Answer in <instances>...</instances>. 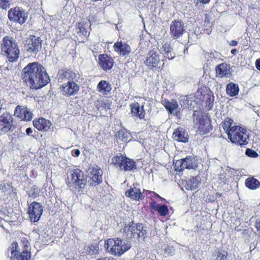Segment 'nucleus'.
<instances>
[{
  "mask_svg": "<svg viewBox=\"0 0 260 260\" xmlns=\"http://www.w3.org/2000/svg\"><path fill=\"white\" fill-rule=\"evenodd\" d=\"M22 72L24 81L31 89L41 88L50 81L45 69L38 62L28 63L23 68Z\"/></svg>",
  "mask_w": 260,
  "mask_h": 260,
  "instance_id": "nucleus-1",
  "label": "nucleus"
},
{
  "mask_svg": "<svg viewBox=\"0 0 260 260\" xmlns=\"http://www.w3.org/2000/svg\"><path fill=\"white\" fill-rule=\"evenodd\" d=\"M1 51L10 62L16 61L20 55V50L16 40L11 36L3 38L1 43Z\"/></svg>",
  "mask_w": 260,
  "mask_h": 260,
  "instance_id": "nucleus-2",
  "label": "nucleus"
},
{
  "mask_svg": "<svg viewBox=\"0 0 260 260\" xmlns=\"http://www.w3.org/2000/svg\"><path fill=\"white\" fill-rule=\"evenodd\" d=\"M28 241L25 238L21 240V246L22 251L20 252V249L18 244L16 242H12L8 248V255L10 256L11 254V260H29L30 257V253L29 252Z\"/></svg>",
  "mask_w": 260,
  "mask_h": 260,
  "instance_id": "nucleus-3",
  "label": "nucleus"
},
{
  "mask_svg": "<svg viewBox=\"0 0 260 260\" xmlns=\"http://www.w3.org/2000/svg\"><path fill=\"white\" fill-rule=\"evenodd\" d=\"M104 248L106 250L114 255H121L131 248V244L128 242L121 239H109L105 241Z\"/></svg>",
  "mask_w": 260,
  "mask_h": 260,
  "instance_id": "nucleus-4",
  "label": "nucleus"
},
{
  "mask_svg": "<svg viewBox=\"0 0 260 260\" xmlns=\"http://www.w3.org/2000/svg\"><path fill=\"white\" fill-rule=\"evenodd\" d=\"M228 137L233 143L241 146L246 145L249 141V133L239 125L234 126L229 131Z\"/></svg>",
  "mask_w": 260,
  "mask_h": 260,
  "instance_id": "nucleus-5",
  "label": "nucleus"
},
{
  "mask_svg": "<svg viewBox=\"0 0 260 260\" xmlns=\"http://www.w3.org/2000/svg\"><path fill=\"white\" fill-rule=\"evenodd\" d=\"M87 183L84 173L79 169L71 170L67 181V186L71 189L75 188L80 190L84 188Z\"/></svg>",
  "mask_w": 260,
  "mask_h": 260,
  "instance_id": "nucleus-6",
  "label": "nucleus"
},
{
  "mask_svg": "<svg viewBox=\"0 0 260 260\" xmlns=\"http://www.w3.org/2000/svg\"><path fill=\"white\" fill-rule=\"evenodd\" d=\"M25 42V49L31 55H36L42 49L43 40L39 37L31 35Z\"/></svg>",
  "mask_w": 260,
  "mask_h": 260,
  "instance_id": "nucleus-7",
  "label": "nucleus"
},
{
  "mask_svg": "<svg viewBox=\"0 0 260 260\" xmlns=\"http://www.w3.org/2000/svg\"><path fill=\"white\" fill-rule=\"evenodd\" d=\"M112 162L121 170L127 171L136 169V163L133 160L121 154L113 157Z\"/></svg>",
  "mask_w": 260,
  "mask_h": 260,
  "instance_id": "nucleus-8",
  "label": "nucleus"
},
{
  "mask_svg": "<svg viewBox=\"0 0 260 260\" xmlns=\"http://www.w3.org/2000/svg\"><path fill=\"white\" fill-rule=\"evenodd\" d=\"M8 16L10 21L22 25L27 19L28 15L22 8L15 7L14 8L9 10Z\"/></svg>",
  "mask_w": 260,
  "mask_h": 260,
  "instance_id": "nucleus-9",
  "label": "nucleus"
},
{
  "mask_svg": "<svg viewBox=\"0 0 260 260\" xmlns=\"http://www.w3.org/2000/svg\"><path fill=\"white\" fill-rule=\"evenodd\" d=\"M165 59L160 58V55L158 52L154 50H150L148 54L147 57L144 62L145 64L149 68H160L164 64Z\"/></svg>",
  "mask_w": 260,
  "mask_h": 260,
  "instance_id": "nucleus-10",
  "label": "nucleus"
},
{
  "mask_svg": "<svg viewBox=\"0 0 260 260\" xmlns=\"http://www.w3.org/2000/svg\"><path fill=\"white\" fill-rule=\"evenodd\" d=\"M103 171L98 167L90 168L87 175V182L91 186H95L102 182Z\"/></svg>",
  "mask_w": 260,
  "mask_h": 260,
  "instance_id": "nucleus-11",
  "label": "nucleus"
},
{
  "mask_svg": "<svg viewBox=\"0 0 260 260\" xmlns=\"http://www.w3.org/2000/svg\"><path fill=\"white\" fill-rule=\"evenodd\" d=\"M12 115L5 112L0 116V130L3 133L12 132L15 129Z\"/></svg>",
  "mask_w": 260,
  "mask_h": 260,
  "instance_id": "nucleus-12",
  "label": "nucleus"
},
{
  "mask_svg": "<svg viewBox=\"0 0 260 260\" xmlns=\"http://www.w3.org/2000/svg\"><path fill=\"white\" fill-rule=\"evenodd\" d=\"M58 76L59 82H62L66 79L68 80V82L73 81L78 83L81 79L80 75L78 71L67 69L60 70L58 73Z\"/></svg>",
  "mask_w": 260,
  "mask_h": 260,
  "instance_id": "nucleus-13",
  "label": "nucleus"
},
{
  "mask_svg": "<svg viewBox=\"0 0 260 260\" xmlns=\"http://www.w3.org/2000/svg\"><path fill=\"white\" fill-rule=\"evenodd\" d=\"M170 33L172 37L174 39H179L181 38L186 34L184 23L179 20L173 21L170 25Z\"/></svg>",
  "mask_w": 260,
  "mask_h": 260,
  "instance_id": "nucleus-14",
  "label": "nucleus"
},
{
  "mask_svg": "<svg viewBox=\"0 0 260 260\" xmlns=\"http://www.w3.org/2000/svg\"><path fill=\"white\" fill-rule=\"evenodd\" d=\"M43 212V207L36 202H32L28 207V214L31 221L35 222L39 221Z\"/></svg>",
  "mask_w": 260,
  "mask_h": 260,
  "instance_id": "nucleus-15",
  "label": "nucleus"
},
{
  "mask_svg": "<svg viewBox=\"0 0 260 260\" xmlns=\"http://www.w3.org/2000/svg\"><path fill=\"white\" fill-rule=\"evenodd\" d=\"M79 90V86L77 83L73 81L63 83L60 87V91L66 96H70L76 95Z\"/></svg>",
  "mask_w": 260,
  "mask_h": 260,
  "instance_id": "nucleus-16",
  "label": "nucleus"
},
{
  "mask_svg": "<svg viewBox=\"0 0 260 260\" xmlns=\"http://www.w3.org/2000/svg\"><path fill=\"white\" fill-rule=\"evenodd\" d=\"M14 115L16 117L25 121H30L32 118V113L26 107L19 105L16 107Z\"/></svg>",
  "mask_w": 260,
  "mask_h": 260,
  "instance_id": "nucleus-17",
  "label": "nucleus"
},
{
  "mask_svg": "<svg viewBox=\"0 0 260 260\" xmlns=\"http://www.w3.org/2000/svg\"><path fill=\"white\" fill-rule=\"evenodd\" d=\"M100 67L104 71L110 70L114 64L113 58L107 54H100L98 57Z\"/></svg>",
  "mask_w": 260,
  "mask_h": 260,
  "instance_id": "nucleus-18",
  "label": "nucleus"
},
{
  "mask_svg": "<svg viewBox=\"0 0 260 260\" xmlns=\"http://www.w3.org/2000/svg\"><path fill=\"white\" fill-rule=\"evenodd\" d=\"M114 51L121 56H126L131 52V48L129 45L123 43L122 41H118L113 45Z\"/></svg>",
  "mask_w": 260,
  "mask_h": 260,
  "instance_id": "nucleus-19",
  "label": "nucleus"
},
{
  "mask_svg": "<svg viewBox=\"0 0 260 260\" xmlns=\"http://www.w3.org/2000/svg\"><path fill=\"white\" fill-rule=\"evenodd\" d=\"M162 103L165 108L171 114L177 115L180 112V108L179 107L178 103L175 100L173 99L170 101L167 99H164L162 101Z\"/></svg>",
  "mask_w": 260,
  "mask_h": 260,
  "instance_id": "nucleus-20",
  "label": "nucleus"
},
{
  "mask_svg": "<svg viewBox=\"0 0 260 260\" xmlns=\"http://www.w3.org/2000/svg\"><path fill=\"white\" fill-rule=\"evenodd\" d=\"M216 77L219 78L229 77L232 74L230 65L225 62L218 65L216 69Z\"/></svg>",
  "mask_w": 260,
  "mask_h": 260,
  "instance_id": "nucleus-21",
  "label": "nucleus"
},
{
  "mask_svg": "<svg viewBox=\"0 0 260 260\" xmlns=\"http://www.w3.org/2000/svg\"><path fill=\"white\" fill-rule=\"evenodd\" d=\"M173 139L176 141L186 143L188 141V135L185 130L182 127L177 128L173 133Z\"/></svg>",
  "mask_w": 260,
  "mask_h": 260,
  "instance_id": "nucleus-22",
  "label": "nucleus"
},
{
  "mask_svg": "<svg viewBox=\"0 0 260 260\" xmlns=\"http://www.w3.org/2000/svg\"><path fill=\"white\" fill-rule=\"evenodd\" d=\"M160 53L164 55L163 59L166 60V58L172 60L175 57V53L173 51V49L168 43H165L159 49Z\"/></svg>",
  "mask_w": 260,
  "mask_h": 260,
  "instance_id": "nucleus-23",
  "label": "nucleus"
},
{
  "mask_svg": "<svg viewBox=\"0 0 260 260\" xmlns=\"http://www.w3.org/2000/svg\"><path fill=\"white\" fill-rule=\"evenodd\" d=\"M132 114L140 119L144 118L145 116V111L144 109V105L140 106L138 103H133L131 105Z\"/></svg>",
  "mask_w": 260,
  "mask_h": 260,
  "instance_id": "nucleus-24",
  "label": "nucleus"
},
{
  "mask_svg": "<svg viewBox=\"0 0 260 260\" xmlns=\"http://www.w3.org/2000/svg\"><path fill=\"white\" fill-rule=\"evenodd\" d=\"M33 125L39 131H47L50 128L51 123L48 120L41 118L34 119Z\"/></svg>",
  "mask_w": 260,
  "mask_h": 260,
  "instance_id": "nucleus-25",
  "label": "nucleus"
},
{
  "mask_svg": "<svg viewBox=\"0 0 260 260\" xmlns=\"http://www.w3.org/2000/svg\"><path fill=\"white\" fill-rule=\"evenodd\" d=\"M125 195L131 199L135 200H142L144 198L140 189L135 186L131 187L128 191H126Z\"/></svg>",
  "mask_w": 260,
  "mask_h": 260,
  "instance_id": "nucleus-26",
  "label": "nucleus"
},
{
  "mask_svg": "<svg viewBox=\"0 0 260 260\" xmlns=\"http://www.w3.org/2000/svg\"><path fill=\"white\" fill-rule=\"evenodd\" d=\"M201 183V179L199 176L192 177L186 182L185 188L187 190H194L199 188Z\"/></svg>",
  "mask_w": 260,
  "mask_h": 260,
  "instance_id": "nucleus-27",
  "label": "nucleus"
},
{
  "mask_svg": "<svg viewBox=\"0 0 260 260\" xmlns=\"http://www.w3.org/2000/svg\"><path fill=\"white\" fill-rule=\"evenodd\" d=\"M112 89L110 84L105 80L101 81L97 85V90L103 94H108Z\"/></svg>",
  "mask_w": 260,
  "mask_h": 260,
  "instance_id": "nucleus-28",
  "label": "nucleus"
},
{
  "mask_svg": "<svg viewBox=\"0 0 260 260\" xmlns=\"http://www.w3.org/2000/svg\"><path fill=\"white\" fill-rule=\"evenodd\" d=\"M183 167L187 169H194L198 166L197 159L191 156H187L184 159H182Z\"/></svg>",
  "mask_w": 260,
  "mask_h": 260,
  "instance_id": "nucleus-29",
  "label": "nucleus"
},
{
  "mask_svg": "<svg viewBox=\"0 0 260 260\" xmlns=\"http://www.w3.org/2000/svg\"><path fill=\"white\" fill-rule=\"evenodd\" d=\"M239 92V86L237 84L231 82L226 87V92L230 96L233 97L237 95Z\"/></svg>",
  "mask_w": 260,
  "mask_h": 260,
  "instance_id": "nucleus-30",
  "label": "nucleus"
},
{
  "mask_svg": "<svg viewBox=\"0 0 260 260\" xmlns=\"http://www.w3.org/2000/svg\"><path fill=\"white\" fill-rule=\"evenodd\" d=\"M151 209L156 211L161 216L166 215L169 212L168 207L166 205H160L154 202L150 204Z\"/></svg>",
  "mask_w": 260,
  "mask_h": 260,
  "instance_id": "nucleus-31",
  "label": "nucleus"
},
{
  "mask_svg": "<svg viewBox=\"0 0 260 260\" xmlns=\"http://www.w3.org/2000/svg\"><path fill=\"white\" fill-rule=\"evenodd\" d=\"M116 137L117 139L125 142H127L131 140V133L126 129H120L116 133Z\"/></svg>",
  "mask_w": 260,
  "mask_h": 260,
  "instance_id": "nucleus-32",
  "label": "nucleus"
},
{
  "mask_svg": "<svg viewBox=\"0 0 260 260\" xmlns=\"http://www.w3.org/2000/svg\"><path fill=\"white\" fill-rule=\"evenodd\" d=\"M245 186L250 189L254 190L260 186V182L253 177H249L245 180Z\"/></svg>",
  "mask_w": 260,
  "mask_h": 260,
  "instance_id": "nucleus-33",
  "label": "nucleus"
},
{
  "mask_svg": "<svg viewBox=\"0 0 260 260\" xmlns=\"http://www.w3.org/2000/svg\"><path fill=\"white\" fill-rule=\"evenodd\" d=\"M134 230L136 232L135 237L138 238H142L144 239V236L146 233V228L141 223L135 224Z\"/></svg>",
  "mask_w": 260,
  "mask_h": 260,
  "instance_id": "nucleus-34",
  "label": "nucleus"
},
{
  "mask_svg": "<svg viewBox=\"0 0 260 260\" xmlns=\"http://www.w3.org/2000/svg\"><path fill=\"white\" fill-rule=\"evenodd\" d=\"M134 224L133 221L129 222L127 224H125L123 228V232L127 234V236H130L131 237H133L135 238L136 232L134 230Z\"/></svg>",
  "mask_w": 260,
  "mask_h": 260,
  "instance_id": "nucleus-35",
  "label": "nucleus"
},
{
  "mask_svg": "<svg viewBox=\"0 0 260 260\" xmlns=\"http://www.w3.org/2000/svg\"><path fill=\"white\" fill-rule=\"evenodd\" d=\"M233 123V120L232 119L227 118L222 123V127L226 133H227V135H228L229 131H231L232 128L233 127L232 126Z\"/></svg>",
  "mask_w": 260,
  "mask_h": 260,
  "instance_id": "nucleus-36",
  "label": "nucleus"
},
{
  "mask_svg": "<svg viewBox=\"0 0 260 260\" xmlns=\"http://www.w3.org/2000/svg\"><path fill=\"white\" fill-rule=\"evenodd\" d=\"M40 192V189L38 187L34 185L27 192V194L29 198L35 199L39 196Z\"/></svg>",
  "mask_w": 260,
  "mask_h": 260,
  "instance_id": "nucleus-37",
  "label": "nucleus"
},
{
  "mask_svg": "<svg viewBox=\"0 0 260 260\" xmlns=\"http://www.w3.org/2000/svg\"><path fill=\"white\" fill-rule=\"evenodd\" d=\"M215 256L216 260H228V252L224 250H218Z\"/></svg>",
  "mask_w": 260,
  "mask_h": 260,
  "instance_id": "nucleus-38",
  "label": "nucleus"
},
{
  "mask_svg": "<svg viewBox=\"0 0 260 260\" xmlns=\"http://www.w3.org/2000/svg\"><path fill=\"white\" fill-rule=\"evenodd\" d=\"M180 104L183 108H187L189 105V101L188 100L187 96H182L180 98Z\"/></svg>",
  "mask_w": 260,
  "mask_h": 260,
  "instance_id": "nucleus-39",
  "label": "nucleus"
},
{
  "mask_svg": "<svg viewBox=\"0 0 260 260\" xmlns=\"http://www.w3.org/2000/svg\"><path fill=\"white\" fill-rule=\"evenodd\" d=\"M12 0H0V8L7 10L10 8Z\"/></svg>",
  "mask_w": 260,
  "mask_h": 260,
  "instance_id": "nucleus-40",
  "label": "nucleus"
},
{
  "mask_svg": "<svg viewBox=\"0 0 260 260\" xmlns=\"http://www.w3.org/2000/svg\"><path fill=\"white\" fill-rule=\"evenodd\" d=\"M174 165L175 170L177 172H181L185 169V168L183 167V161L182 159L177 160Z\"/></svg>",
  "mask_w": 260,
  "mask_h": 260,
  "instance_id": "nucleus-41",
  "label": "nucleus"
},
{
  "mask_svg": "<svg viewBox=\"0 0 260 260\" xmlns=\"http://www.w3.org/2000/svg\"><path fill=\"white\" fill-rule=\"evenodd\" d=\"M175 251L174 247L168 246L165 250V253L167 255H173L175 253Z\"/></svg>",
  "mask_w": 260,
  "mask_h": 260,
  "instance_id": "nucleus-42",
  "label": "nucleus"
},
{
  "mask_svg": "<svg viewBox=\"0 0 260 260\" xmlns=\"http://www.w3.org/2000/svg\"><path fill=\"white\" fill-rule=\"evenodd\" d=\"M245 154L251 157H256L258 156V154L255 151L249 148L246 150Z\"/></svg>",
  "mask_w": 260,
  "mask_h": 260,
  "instance_id": "nucleus-43",
  "label": "nucleus"
},
{
  "mask_svg": "<svg viewBox=\"0 0 260 260\" xmlns=\"http://www.w3.org/2000/svg\"><path fill=\"white\" fill-rule=\"evenodd\" d=\"M219 179L222 183H225L226 182L227 178L225 171H222V172H221V171L220 172V174H219Z\"/></svg>",
  "mask_w": 260,
  "mask_h": 260,
  "instance_id": "nucleus-44",
  "label": "nucleus"
},
{
  "mask_svg": "<svg viewBox=\"0 0 260 260\" xmlns=\"http://www.w3.org/2000/svg\"><path fill=\"white\" fill-rule=\"evenodd\" d=\"M11 186L8 183H3L1 184V189L3 191L6 192L10 190Z\"/></svg>",
  "mask_w": 260,
  "mask_h": 260,
  "instance_id": "nucleus-45",
  "label": "nucleus"
},
{
  "mask_svg": "<svg viewBox=\"0 0 260 260\" xmlns=\"http://www.w3.org/2000/svg\"><path fill=\"white\" fill-rule=\"evenodd\" d=\"M79 30L77 31L78 33H80L81 34L86 36L87 35V31L85 30V27L83 26V25L81 23H79L78 25Z\"/></svg>",
  "mask_w": 260,
  "mask_h": 260,
  "instance_id": "nucleus-46",
  "label": "nucleus"
},
{
  "mask_svg": "<svg viewBox=\"0 0 260 260\" xmlns=\"http://www.w3.org/2000/svg\"><path fill=\"white\" fill-rule=\"evenodd\" d=\"M255 226L258 232L260 234V218H257L256 219Z\"/></svg>",
  "mask_w": 260,
  "mask_h": 260,
  "instance_id": "nucleus-47",
  "label": "nucleus"
},
{
  "mask_svg": "<svg viewBox=\"0 0 260 260\" xmlns=\"http://www.w3.org/2000/svg\"><path fill=\"white\" fill-rule=\"evenodd\" d=\"M80 154V151L79 149H74L72 151V154L74 156L77 157Z\"/></svg>",
  "mask_w": 260,
  "mask_h": 260,
  "instance_id": "nucleus-48",
  "label": "nucleus"
},
{
  "mask_svg": "<svg viewBox=\"0 0 260 260\" xmlns=\"http://www.w3.org/2000/svg\"><path fill=\"white\" fill-rule=\"evenodd\" d=\"M255 67L258 70L260 71V58H258L256 60Z\"/></svg>",
  "mask_w": 260,
  "mask_h": 260,
  "instance_id": "nucleus-49",
  "label": "nucleus"
},
{
  "mask_svg": "<svg viewBox=\"0 0 260 260\" xmlns=\"http://www.w3.org/2000/svg\"><path fill=\"white\" fill-rule=\"evenodd\" d=\"M33 131L31 128L28 127L26 129V133L27 135L30 136L31 134L32 133Z\"/></svg>",
  "mask_w": 260,
  "mask_h": 260,
  "instance_id": "nucleus-50",
  "label": "nucleus"
},
{
  "mask_svg": "<svg viewBox=\"0 0 260 260\" xmlns=\"http://www.w3.org/2000/svg\"><path fill=\"white\" fill-rule=\"evenodd\" d=\"M229 44L232 46H236L238 44V42L235 40H232L231 42H230Z\"/></svg>",
  "mask_w": 260,
  "mask_h": 260,
  "instance_id": "nucleus-51",
  "label": "nucleus"
},
{
  "mask_svg": "<svg viewBox=\"0 0 260 260\" xmlns=\"http://www.w3.org/2000/svg\"><path fill=\"white\" fill-rule=\"evenodd\" d=\"M97 260H116L112 257H105L103 258H99Z\"/></svg>",
  "mask_w": 260,
  "mask_h": 260,
  "instance_id": "nucleus-52",
  "label": "nucleus"
},
{
  "mask_svg": "<svg viewBox=\"0 0 260 260\" xmlns=\"http://www.w3.org/2000/svg\"><path fill=\"white\" fill-rule=\"evenodd\" d=\"M201 3L203 4H208L210 0H199Z\"/></svg>",
  "mask_w": 260,
  "mask_h": 260,
  "instance_id": "nucleus-53",
  "label": "nucleus"
},
{
  "mask_svg": "<svg viewBox=\"0 0 260 260\" xmlns=\"http://www.w3.org/2000/svg\"><path fill=\"white\" fill-rule=\"evenodd\" d=\"M231 52L232 54H235V53L237 52V49H233L231 50Z\"/></svg>",
  "mask_w": 260,
  "mask_h": 260,
  "instance_id": "nucleus-54",
  "label": "nucleus"
},
{
  "mask_svg": "<svg viewBox=\"0 0 260 260\" xmlns=\"http://www.w3.org/2000/svg\"><path fill=\"white\" fill-rule=\"evenodd\" d=\"M186 41H187V40H184L183 42H182V41H181V43H182V44H184V43H185L186 42Z\"/></svg>",
  "mask_w": 260,
  "mask_h": 260,
  "instance_id": "nucleus-55",
  "label": "nucleus"
},
{
  "mask_svg": "<svg viewBox=\"0 0 260 260\" xmlns=\"http://www.w3.org/2000/svg\"><path fill=\"white\" fill-rule=\"evenodd\" d=\"M188 38H189V34L188 33H187V37H186V38L187 39H188Z\"/></svg>",
  "mask_w": 260,
  "mask_h": 260,
  "instance_id": "nucleus-56",
  "label": "nucleus"
}]
</instances>
